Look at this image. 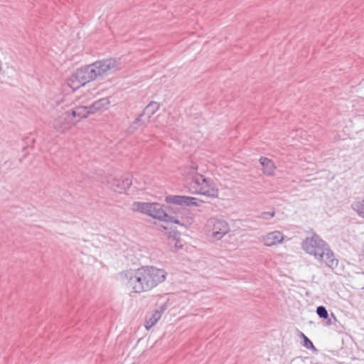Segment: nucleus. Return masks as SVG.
Returning <instances> with one entry per match:
<instances>
[{"label": "nucleus", "mask_w": 364, "mask_h": 364, "mask_svg": "<svg viewBox=\"0 0 364 364\" xmlns=\"http://www.w3.org/2000/svg\"><path fill=\"white\" fill-rule=\"evenodd\" d=\"M316 313L319 316V317L322 318H328V311L323 306H319L316 309Z\"/></svg>", "instance_id": "nucleus-21"}, {"label": "nucleus", "mask_w": 364, "mask_h": 364, "mask_svg": "<svg viewBox=\"0 0 364 364\" xmlns=\"http://www.w3.org/2000/svg\"><path fill=\"white\" fill-rule=\"evenodd\" d=\"M170 243L172 242H175V247L178 249H180L182 247V245L179 244L178 240L176 238V235H175L173 238L169 236Z\"/></svg>", "instance_id": "nucleus-23"}, {"label": "nucleus", "mask_w": 364, "mask_h": 364, "mask_svg": "<svg viewBox=\"0 0 364 364\" xmlns=\"http://www.w3.org/2000/svg\"><path fill=\"white\" fill-rule=\"evenodd\" d=\"M132 210L146 214L159 220L171 221L182 225L179 220H174L173 217L168 215L164 210L161 205L157 203L134 202L132 204Z\"/></svg>", "instance_id": "nucleus-4"}, {"label": "nucleus", "mask_w": 364, "mask_h": 364, "mask_svg": "<svg viewBox=\"0 0 364 364\" xmlns=\"http://www.w3.org/2000/svg\"><path fill=\"white\" fill-rule=\"evenodd\" d=\"M331 315H332V316H333V319L336 320V317L334 316V315H333V314H332Z\"/></svg>", "instance_id": "nucleus-24"}, {"label": "nucleus", "mask_w": 364, "mask_h": 364, "mask_svg": "<svg viewBox=\"0 0 364 364\" xmlns=\"http://www.w3.org/2000/svg\"><path fill=\"white\" fill-rule=\"evenodd\" d=\"M363 255H364V249L363 250Z\"/></svg>", "instance_id": "nucleus-26"}, {"label": "nucleus", "mask_w": 364, "mask_h": 364, "mask_svg": "<svg viewBox=\"0 0 364 364\" xmlns=\"http://www.w3.org/2000/svg\"><path fill=\"white\" fill-rule=\"evenodd\" d=\"M197 171L198 166L192 163L187 172L191 176V182L189 184L190 191L192 193L201 194L210 198H218V189L215 183L211 179L198 173Z\"/></svg>", "instance_id": "nucleus-3"}, {"label": "nucleus", "mask_w": 364, "mask_h": 364, "mask_svg": "<svg viewBox=\"0 0 364 364\" xmlns=\"http://www.w3.org/2000/svg\"><path fill=\"white\" fill-rule=\"evenodd\" d=\"M316 259L319 261H323L326 266L333 269L338 266V261L335 258L334 254L328 247V246L326 248L323 253L321 257L316 258Z\"/></svg>", "instance_id": "nucleus-10"}, {"label": "nucleus", "mask_w": 364, "mask_h": 364, "mask_svg": "<svg viewBox=\"0 0 364 364\" xmlns=\"http://www.w3.org/2000/svg\"><path fill=\"white\" fill-rule=\"evenodd\" d=\"M352 206L353 210L356 211L360 217L364 218V199L361 201L355 202Z\"/></svg>", "instance_id": "nucleus-19"}, {"label": "nucleus", "mask_w": 364, "mask_h": 364, "mask_svg": "<svg viewBox=\"0 0 364 364\" xmlns=\"http://www.w3.org/2000/svg\"><path fill=\"white\" fill-rule=\"evenodd\" d=\"M284 236L280 231L275 230L270 232L261 237V241L268 247L277 245L283 242Z\"/></svg>", "instance_id": "nucleus-8"}, {"label": "nucleus", "mask_w": 364, "mask_h": 364, "mask_svg": "<svg viewBox=\"0 0 364 364\" xmlns=\"http://www.w3.org/2000/svg\"><path fill=\"white\" fill-rule=\"evenodd\" d=\"M90 114H91V112L89 105H83L76 107L75 109H73L70 113V115L73 120L74 118H77V121H79L82 118L87 117Z\"/></svg>", "instance_id": "nucleus-11"}, {"label": "nucleus", "mask_w": 364, "mask_h": 364, "mask_svg": "<svg viewBox=\"0 0 364 364\" xmlns=\"http://www.w3.org/2000/svg\"><path fill=\"white\" fill-rule=\"evenodd\" d=\"M159 108V105L157 102H150L145 108L144 112L141 114L135 121L134 124H138L141 120V118L144 116L146 112L150 113L151 114H153L155 113L156 111H157Z\"/></svg>", "instance_id": "nucleus-16"}, {"label": "nucleus", "mask_w": 364, "mask_h": 364, "mask_svg": "<svg viewBox=\"0 0 364 364\" xmlns=\"http://www.w3.org/2000/svg\"><path fill=\"white\" fill-rule=\"evenodd\" d=\"M109 102L107 98H102L89 105L91 114L100 111L108 107Z\"/></svg>", "instance_id": "nucleus-14"}, {"label": "nucleus", "mask_w": 364, "mask_h": 364, "mask_svg": "<svg viewBox=\"0 0 364 364\" xmlns=\"http://www.w3.org/2000/svg\"><path fill=\"white\" fill-rule=\"evenodd\" d=\"M202 203V200H200L196 198L185 196L183 205L198 207L200 206Z\"/></svg>", "instance_id": "nucleus-18"}, {"label": "nucleus", "mask_w": 364, "mask_h": 364, "mask_svg": "<svg viewBox=\"0 0 364 364\" xmlns=\"http://www.w3.org/2000/svg\"><path fill=\"white\" fill-rule=\"evenodd\" d=\"M111 184V188L118 193H122L127 190L132 185V181L129 178L123 179L111 178L108 181Z\"/></svg>", "instance_id": "nucleus-9"}, {"label": "nucleus", "mask_w": 364, "mask_h": 364, "mask_svg": "<svg viewBox=\"0 0 364 364\" xmlns=\"http://www.w3.org/2000/svg\"><path fill=\"white\" fill-rule=\"evenodd\" d=\"M260 164L263 166V172L266 175L272 176L274 174L275 166L272 161L267 158L262 157L259 159Z\"/></svg>", "instance_id": "nucleus-15"}, {"label": "nucleus", "mask_w": 364, "mask_h": 364, "mask_svg": "<svg viewBox=\"0 0 364 364\" xmlns=\"http://www.w3.org/2000/svg\"><path fill=\"white\" fill-rule=\"evenodd\" d=\"M75 123V122L72 119L70 113L66 112L53 121V126L58 132H64L69 129Z\"/></svg>", "instance_id": "nucleus-7"}, {"label": "nucleus", "mask_w": 364, "mask_h": 364, "mask_svg": "<svg viewBox=\"0 0 364 364\" xmlns=\"http://www.w3.org/2000/svg\"><path fill=\"white\" fill-rule=\"evenodd\" d=\"M67 85L73 90H75L85 84L78 77V73L76 70L67 79Z\"/></svg>", "instance_id": "nucleus-13"}, {"label": "nucleus", "mask_w": 364, "mask_h": 364, "mask_svg": "<svg viewBox=\"0 0 364 364\" xmlns=\"http://www.w3.org/2000/svg\"><path fill=\"white\" fill-rule=\"evenodd\" d=\"M185 196H168L166 197V201L168 203L183 205Z\"/></svg>", "instance_id": "nucleus-17"}, {"label": "nucleus", "mask_w": 364, "mask_h": 364, "mask_svg": "<svg viewBox=\"0 0 364 364\" xmlns=\"http://www.w3.org/2000/svg\"><path fill=\"white\" fill-rule=\"evenodd\" d=\"M119 68V61L110 58L99 60L89 65L77 70L78 77L85 84L95 80L99 77L110 74Z\"/></svg>", "instance_id": "nucleus-2"}, {"label": "nucleus", "mask_w": 364, "mask_h": 364, "mask_svg": "<svg viewBox=\"0 0 364 364\" xmlns=\"http://www.w3.org/2000/svg\"><path fill=\"white\" fill-rule=\"evenodd\" d=\"M167 272L152 266L129 269L122 273V281L127 287L135 293L148 291L164 282Z\"/></svg>", "instance_id": "nucleus-1"}, {"label": "nucleus", "mask_w": 364, "mask_h": 364, "mask_svg": "<svg viewBox=\"0 0 364 364\" xmlns=\"http://www.w3.org/2000/svg\"><path fill=\"white\" fill-rule=\"evenodd\" d=\"M164 310L165 309L163 306H161L160 309H156V311H154L151 314V315L146 318L145 322V327L146 329H150L157 323V321L161 317V315Z\"/></svg>", "instance_id": "nucleus-12"}, {"label": "nucleus", "mask_w": 364, "mask_h": 364, "mask_svg": "<svg viewBox=\"0 0 364 364\" xmlns=\"http://www.w3.org/2000/svg\"><path fill=\"white\" fill-rule=\"evenodd\" d=\"M327 247V243L316 234L306 237L301 243L302 249L315 259L321 257Z\"/></svg>", "instance_id": "nucleus-5"}, {"label": "nucleus", "mask_w": 364, "mask_h": 364, "mask_svg": "<svg viewBox=\"0 0 364 364\" xmlns=\"http://www.w3.org/2000/svg\"><path fill=\"white\" fill-rule=\"evenodd\" d=\"M328 324H331V320H329V321H328Z\"/></svg>", "instance_id": "nucleus-25"}, {"label": "nucleus", "mask_w": 364, "mask_h": 364, "mask_svg": "<svg viewBox=\"0 0 364 364\" xmlns=\"http://www.w3.org/2000/svg\"><path fill=\"white\" fill-rule=\"evenodd\" d=\"M275 215V212H262L258 218L262 220H269Z\"/></svg>", "instance_id": "nucleus-22"}, {"label": "nucleus", "mask_w": 364, "mask_h": 364, "mask_svg": "<svg viewBox=\"0 0 364 364\" xmlns=\"http://www.w3.org/2000/svg\"><path fill=\"white\" fill-rule=\"evenodd\" d=\"M206 226L212 232V237L215 240H220L230 231L228 223L218 218H210L207 221Z\"/></svg>", "instance_id": "nucleus-6"}, {"label": "nucleus", "mask_w": 364, "mask_h": 364, "mask_svg": "<svg viewBox=\"0 0 364 364\" xmlns=\"http://www.w3.org/2000/svg\"><path fill=\"white\" fill-rule=\"evenodd\" d=\"M299 336L303 339L302 346L307 349L316 350L312 342L302 333L299 332Z\"/></svg>", "instance_id": "nucleus-20"}]
</instances>
